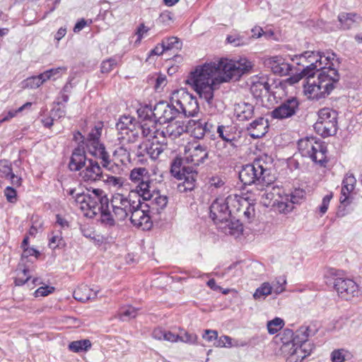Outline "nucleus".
I'll list each match as a JSON object with an SVG mask.
<instances>
[{
  "label": "nucleus",
  "mask_w": 362,
  "mask_h": 362,
  "mask_svg": "<svg viewBox=\"0 0 362 362\" xmlns=\"http://www.w3.org/2000/svg\"><path fill=\"white\" fill-rule=\"evenodd\" d=\"M321 57L323 62L322 65L319 66L321 71L317 76V81H314L313 83L309 84L307 92L316 100L325 98L335 88V83L339 81V74L338 70L333 66L334 61L340 64L339 58L335 59L336 54L334 52H318V58Z\"/></svg>",
  "instance_id": "obj_1"
},
{
  "label": "nucleus",
  "mask_w": 362,
  "mask_h": 362,
  "mask_svg": "<svg viewBox=\"0 0 362 362\" xmlns=\"http://www.w3.org/2000/svg\"><path fill=\"white\" fill-rule=\"evenodd\" d=\"M272 159L267 156L255 158L245 165L239 172V179L244 185L269 187L276 180L272 168Z\"/></svg>",
  "instance_id": "obj_2"
},
{
  "label": "nucleus",
  "mask_w": 362,
  "mask_h": 362,
  "mask_svg": "<svg viewBox=\"0 0 362 362\" xmlns=\"http://www.w3.org/2000/svg\"><path fill=\"white\" fill-rule=\"evenodd\" d=\"M341 271L329 269L325 274V283L332 286L339 297L346 300L351 299L358 294V286L352 279L341 276Z\"/></svg>",
  "instance_id": "obj_3"
},
{
  "label": "nucleus",
  "mask_w": 362,
  "mask_h": 362,
  "mask_svg": "<svg viewBox=\"0 0 362 362\" xmlns=\"http://www.w3.org/2000/svg\"><path fill=\"white\" fill-rule=\"evenodd\" d=\"M298 148L303 156L310 158L321 167H325L329 161L327 158L328 150L325 143L315 136L300 139L298 142Z\"/></svg>",
  "instance_id": "obj_4"
},
{
  "label": "nucleus",
  "mask_w": 362,
  "mask_h": 362,
  "mask_svg": "<svg viewBox=\"0 0 362 362\" xmlns=\"http://www.w3.org/2000/svg\"><path fill=\"white\" fill-rule=\"evenodd\" d=\"M317 116L314 124L315 132L323 138L335 135L338 130V112L324 107L317 112Z\"/></svg>",
  "instance_id": "obj_5"
},
{
  "label": "nucleus",
  "mask_w": 362,
  "mask_h": 362,
  "mask_svg": "<svg viewBox=\"0 0 362 362\" xmlns=\"http://www.w3.org/2000/svg\"><path fill=\"white\" fill-rule=\"evenodd\" d=\"M222 75L218 83L228 82L231 80L238 81L245 74L248 73L252 68V63L245 58H241L237 62L220 59Z\"/></svg>",
  "instance_id": "obj_6"
},
{
  "label": "nucleus",
  "mask_w": 362,
  "mask_h": 362,
  "mask_svg": "<svg viewBox=\"0 0 362 362\" xmlns=\"http://www.w3.org/2000/svg\"><path fill=\"white\" fill-rule=\"evenodd\" d=\"M222 75L220 60L216 62L206 63L202 66H198L195 69L190 72L186 80V83L193 86V88L201 86L202 83L211 82L213 76L216 74Z\"/></svg>",
  "instance_id": "obj_7"
},
{
  "label": "nucleus",
  "mask_w": 362,
  "mask_h": 362,
  "mask_svg": "<svg viewBox=\"0 0 362 362\" xmlns=\"http://www.w3.org/2000/svg\"><path fill=\"white\" fill-rule=\"evenodd\" d=\"M235 202L236 197L230 195L226 198H216L209 206V217L215 223L228 222L233 213L230 206L235 207Z\"/></svg>",
  "instance_id": "obj_8"
},
{
  "label": "nucleus",
  "mask_w": 362,
  "mask_h": 362,
  "mask_svg": "<svg viewBox=\"0 0 362 362\" xmlns=\"http://www.w3.org/2000/svg\"><path fill=\"white\" fill-rule=\"evenodd\" d=\"M173 95L177 96L175 103L177 106H179L180 115L185 117H193L197 115L199 106L196 97L185 89L174 92Z\"/></svg>",
  "instance_id": "obj_9"
},
{
  "label": "nucleus",
  "mask_w": 362,
  "mask_h": 362,
  "mask_svg": "<svg viewBox=\"0 0 362 362\" xmlns=\"http://www.w3.org/2000/svg\"><path fill=\"white\" fill-rule=\"evenodd\" d=\"M170 174L178 180L183 182L197 183L198 172L193 166H187L184 164V160L180 156H176L170 163Z\"/></svg>",
  "instance_id": "obj_10"
},
{
  "label": "nucleus",
  "mask_w": 362,
  "mask_h": 362,
  "mask_svg": "<svg viewBox=\"0 0 362 362\" xmlns=\"http://www.w3.org/2000/svg\"><path fill=\"white\" fill-rule=\"evenodd\" d=\"M299 110V100L296 97L291 96L284 100L270 112V115L273 119L283 120L292 117Z\"/></svg>",
  "instance_id": "obj_11"
},
{
  "label": "nucleus",
  "mask_w": 362,
  "mask_h": 362,
  "mask_svg": "<svg viewBox=\"0 0 362 362\" xmlns=\"http://www.w3.org/2000/svg\"><path fill=\"white\" fill-rule=\"evenodd\" d=\"M296 347L290 351V357L288 358L290 362H301L305 357L310 355L315 345L308 339L296 338Z\"/></svg>",
  "instance_id": "obj_12"
},
{
  "label": "nucleus",
  "mask_w": 362,
  "mask_h": 362,
  "mask_svg": "<svg viewBox=\"0 0 362 362\" xmlns=\"http://www.w3.org/2000/svg\"><path fill=\"white\" fill-rule=\"evenodd\" d=\"M149 209L146 207L134 209L131 212L130 221L132 225L143 230H148L153 227L149 215Z\"/></svg>",
  "instance_id": "obj_13"
},
{
  "label": "nucleus",
  "mask_w": 362,
  "mask_h": 362,
  "mask_svg": "<svg viewBox=\"0 0 362 362\" xmlns=\"http://www.w3.org/2000/svg\"><path fill=\"white\" fill-rule=\"evenodd\" d=\"M188 153L184 160V164L192 163L194 166L204 164L209 158V151L206 146L197 145L187 151Z\"/></svg>",
  "instance_id": "obj_14"
},
{
  "label": "nucleus",
  "mask_w": 362,
  "mask_h": 362,
  "mask_svg": "<svg viewBox=\"0 0 362 362\" xmlns=\"http://www.w3.org/2000/svg\"><path fill=\"white\" fill-rule=\"evenodd\" d=\"M264 66L279 76H287L293 69V66L287 62L281 56H274L268 58L264 62Z\"/></svg>",
  "instance_id": "obj_15"
},
{
  "label": "nucleus",
  "mask_w": 362,
  "mask_h": 362,
  "mask_svg": "<svg viewBox=\"0 0 362 362\" xmlns=\"http://www.w3.org/2000/svg\"><path fill=\"white\" fill-rule=\"evenodd\" d=\"M296 331L286 328L280 332L274 337L275 342L281 343V350L283 353L286 354L290 357V351L296 347Z\"/></svg>",
  "instance_id": "obj_16"
},
{
  "label": "nucleus",
  "mask_w": 362,
  "mask_h": 362,
  "mask_svg": "<svg viewBox=\"0 0 362 362\" xmlns=\"http://www.w3.org/2000/svg\"><path fill=\"white\" fill-rule=\"evenodd\" d=\"M86 197L87 208L90 210H93L96 207H98V209L107 207V204L109 203L107 194L101 189H88Z\"/></svg>",
  "instance_id": "obj_17"
},
{
  "label": "nucleus",
  "mask_w": 362,
  "mask_h": 362,
  "mask_svg": "<svg viewBox=\"0 0 362 362\" xmlns=\"http://www.w3.org/2000/svg\"><path fill=\"white\" fill-rule=\"evenodd\" d=\"M220 80V76H217L211 82L207 83H202L201 86L194 87V90L197 93L200 98L206 100V102L211 105L214 97V90L218 88L221 83H218Z\"/></svg>",
  "instance_id": "obj_18"
},
{
  "label": "nucleus",
  "mask_w": 362,
  "mask_h": 362,
  "mask_svg": "<svg viewBox=\"0 0 362 362\" xmlns=\"http://www.w3.org/2000/svg\"><path fill=\"white\" fill-rule=\"evenodd\" d=\"M356 184V179L352 173H346L342 180V187L339 202L341 204L350 205L353 198L350 196L351 192L354 189Z\"/></svg>",
  "instance_id": "obj_19"
},
{
  "label": "nucleus",
  "mask_w": 362,
  "mask_h": 362,
  "mask_svg": "<svg viewBox=\"0 0 362 362\" xmlns=\"http://www.w3.org/2000/svg\"><path fill=\"white\" fill-rule=\"evenodd\" d=\"M86 169L80 174L85 181H96L103 179L102 168L97 160L93 159L88 160V164H86Z\"/></svg>",
  "instance_id": "obj_20"
},
{
  "label": "nucleus",
  "mask_w": 362,
  "mask_h": 362,
  "mask_svg": "<svg viewBox=\"0 0 362 362\" xmlns=\"http://www.w3.org/2000/svg\"><path fill=\"white\" fill-rule=\"evenodd\" d=\"M270 91V85L268 83V78L262 76H255L252 81L250 92L256 99H262L267 96Z\"/></svg>",
  "instance_id": "obj_21"
},
{
  "label": "nucleus",
  "mask_w": 362,
  "mask_h": 362,
  "mask_svg": "<svg viewBox=\"0 0 362 362\" xmlns=\"http://www.w3.org/2000/svg\"><path fill=\"white\" fill-rule=\"evenodd\" d=\"M88 160L84 148L77 146L72 151L68 168L72 172L79 171L86 166Z\"/></svg>",
  "instance_id": "obj_22"
},
{
  "label": "nucleus",
  "mask_w": 362,
  "mask_h": 362,
  "mask_svg": "<svg viewBox=\"0 0 362 362\" xmlns=\"http://www.w3.org/2000/svg\"><path fill=\"white\" fill-rule=\"evenodd\" d=\"M136 120L134 117L130 116L123 115L122 116L116 124V129L119 133L122 135H128L132 133V136L136 138L139 136L137 132L135 130Z\"/></svg>",
  "instance_id": "obj_23"
},
{
  "label": "nucleus",
  "mask_w": 362,
  "mask_h": 362,
  "mask_svg": "<svg viewBox=\"0 0 362 362\" xmlns=\"http://www.w3.org/2000/svg\"><path fill=\"white\" fill-rule=\"evenodd\" d=\"M297 65L303 66V69L300 71V74L302 76L303 78H305L308 81L307 82L308 86H309V84H311L312 83H310V78H313L315 75L316 72L321 71V69H320L319 66L322 65L323 62L322 61L321 57L318 59H315V63H312L310 64H305L302 61H298L296 62ZM308 87H305V91L308 93L306 90Z\"/></svg>",
  "instance_id": "obj_24"
},
{
  "label": "nucleus",
  "mask_w": 362,
  "mask_h": 362,
  "mask_svg": "<svg viewBox=\"0 0 362 362\" xmlns=\"http://www.w3.org/2000/svg\"><path fill=\"white\" fill-rule=\"evenodd\" d=\"M267 128H268L267 121L264 117H260L250 123L247 129L250 131V136L252 138L259 139L266 134Z\"/></svg>",
  "instance_id": "obj_25"
},
{
  "label": "nucleus",
  "mask_w": 362,
  "mask_h": 362,
  "mask_svg": "<svg viewBox=\"0 0 362 362\" xmlns=\"http://www.w3.org/2000/svg\"><path fill=\"white\" fill-rule=\"evenodd\" d=\"M235 208L238 213L243 212L245 220L248 223L255 216V204L249 203L247 199H239L236 197Z\"/></svg>",
  "instance_id": "obj_26"
},
{
  "label": "nucleus",
  "mask_w": 362,
  "mask_h": 362,
  "mask_svg": "<svg viewBox=\"0 0 362 362\" xmlns=\"http://www.w3.org/2000/svg\"><path fill=\"white\" fill-rule=\"evenodd\" d=\"M98 291H94L86 285L78 287L73 293L74 298L80 302L85 303L97 297Z\"/></svg>",
  "instance_id": "obj_27"
},
{
  "label": "nucleus",
  "mask_w": 362,
  "mask_h": 362,
  "mask_svg": "<svg viewBox=\"0 0 362 362\" xmlns=\"http://www.w3.org/2000/svg\"><path fill=\"white\" fill-rule=\"evenodd\" d=\"M89 152L95 158L102 160V165L105 168L110 169L109 165L111 163L110 155L105 149V146L103 144H101L97 146L89 148Z\"/></svg>",
  "instance_id": "obj_28"
},
{
  "label": "nucleus",
  "mask_w": 362,
  "mask_h": 362,
  "mask_svg": "<svg viewBox=\"0 0 362 362\" xmlns=\"http://www.w3.org/2000/svg\"><path fill=\"white\" fill-rule=\"evenodd\" d=\"M168 198L165 195H160V192L156 191V195L149 204H145L144 206L148 208L149 210H155L159 213L160 210L165 209L168 204Z\"/></svg>",
  "instance_id": "obj_29"
},
{
  "label": "nucleus",
  "mask_w": 362,
  "mask_h": 362,
  "mask_svg": "<svg viewBox=\"0 0 362 362\" xmlns=\"http://www.w3.org/2000/svg\"><path fill=\"white\" fill-rule=\"evenodd\" d=\"M168 102L164 100H160L157 103L153 108H152V113L151 115V117H153V127L158 124H163V117L165 113V109L167 108Z\"/></svg>",
  "instance_id": "obj_30"
},
{
  "label": "nucleus",
  "mask_w": 362,
  "mask_h": 362,
  "mask_svg": "<svg viewBox=\"0 0 362 362\" xmlns=\"http://www.w3.org/2000/svg\"><path fill=\"white\" fill-rule=\"evenodd\" d=\"M216 132L218 137L223 141L232 138L233 136L242 134L241 131H238V127L234 125H223L220 124L216 128Z\"/></svg>",
  "instance_id": "obj_31"
},
{
  "label": "nucleus",
  "mask_w": 362,
  "mask_h": 362,
  "mask_svg": "<svg viewBox=\"0 0 362 362\" xmlns=\"http://www.w3.org/2000/svg\"><path fill=\"white\" fill-rule=\"evenodd\" d=\"M103 127V123L100 122L99 124L95 125L94 128H93L91 131L88 133L86 140V144H90V147L89 148L97 146L102 144L100 142V138L101 136Z\"/></svg>",
  "instance_id": "obj_32"
},
{
  "label": "nucleus",
  "mask_w": 362,
  "mask_h": 362,
  "mask_svg": "<svg viewBox=\"0 0 362 362\" xmlns=\"http://www.w3.org/2000/svg\"><path fill=\"white\" fill-rule=\"evenodd\" d=\"M175 98L173 97L170 103H168L167 108L165 109L163 120H162L163 124L172 122L180 115L179 108L175 106Z\"/></svg>",
  "instance_id": "obj_33"
},
{
  "label": "nucleus",
  "mask_w": 362,
  "mask_h": 362,
  "mask_svg": "<svg viewBox=\"0 0 362 362\" xmlns=\"http://www.w3.org/2000/svg\"><path fill=\"white\" fill-rule=\"evenodd\" d=\"M356 17H358V15L356 13H340L337 18L341 28L343 30H349L356 22ZM358 18L360 17L358 16Z\"/></svg>",
  "instance_id": "obj_34"
},
{
  "label": "nucleus",
  "mask_w": 362,
  "mask_h": 362,
  "mask_svg": "<svg viewBox=\"0 0 362 362\" xmlns=\"http://www.w3.org/2000/svg\"><path fill=\"white\" fill-rule=\"evenodd\" d=\"M92 344L88 339L74 341L69 343V349L74 353L87 351L91 348Z\"/></svg>",
  "instance_id": "obj_35"
},
{
  "label": "nucleus",
  "mask_w": 362,
  "mask_h": 362,
  "mask_svg": "<svg viewBox=\"0 0 362 362\" xmlns=\"http://www.w3.org/2000/svg\"><path fill=\"white\" fill-rule=\"evenodd\" d=\"M139 148L146 152L152 159H156L163 152L162 148L158 146V144L149 142L140 144Z\"/></svg>",
  "instance_id": "obj_36"
},
{
  "label": "nucleus",
  "mask_w": 362,
  "mask_h": 362,
  "mask_svg": "<svg viewBox=\"0 0 362 362\" xmlns=\"http://www.w3.org/2000/svg\"><path fill=\"white\" fill-rule=\"evenodd\" d=\"M250 40V36H245L240 33H233L228 35L226 37V42L231 44L234 47H241L249 44Z\"/></svg>",
  "instance_id": "obj_37"
},
{
  "label": "nucleus",
  "mask_w": 362,
  "mask_h": 362,
  "mask_svg": "<svg viewBox=\"0 0 362 362\" xmlns=\"http://www.w3.org/2000/svg\"><path fill=\"white\" fill-rule=\"evenodd\" d=\"M318 328L315 324H310L308 326H302L296 330L297 339L306 340L310 337L315 335Z\"/></svg>",
  "instance_id": "obj_38"
},
{
  "label": "nucleus",
  "mask_w": 362,
  "mask_h": 362,
  "mask_svg": "<svg viewBox=\"0 0 362 362\" xmlns=\"http://www.w3.org/2000/svg\"><path fill=\"white\" fill-rule=\"evenodd\" d=\"M100 212L101 223L107 226L113 227L115 226L116 222L110 210V203L107 204V207L98 209Z\"/></svg>",
  "instance_id": "obj_39"
},
{
  "label": "nucleus",
  "mask_w": 362,
  "mask_h": 362,
  "mask_svg": "<svg viewBox=\"0 0 362 362\" xmlns=\"http://www.w3.org/2000/svg\"><path fill=\"white\" fill-rule=\"evenodd\" d=\"M128 206H129V203L125 202L124 205L122 204V206L114 205V206H111L112 213L117 220L122 221L126 219L129 214L131 213Z\"/></svg>",
  "instance_id": "obj_40"
},
{
  "label": "nucleus",
  "mask_w": 362,
  "mask_h": 362,
  "mask_svg": "<svg viewBox=\"0 0 362 362\" xmlns=\"http://www.w3.org/2000/svg\"><path fill=\"white\" fill-rule=\"evenodd\" d=\"M242 134L233 136L232 138H228V139L223 141V147L228 148L229 152L235 153L238 149L242 146Z\"/></svg>",
  "instance_id": "obj_41"
},
{
  "label": "nucleus",
  "mask_w": 362,
  "mask_h": 362,
  "mask_svg": "<svg viewBox=\"0 0 362 362\" xmlns=\"http://www.w3.org/2000/svg\"><path fill=\"white\" fill-rule=\"evenodd\" d=\"M127 202L129 203V206H128V209H130L131 212L134 209L145 207V204L141 202L139 192H134L133 190L129 192Z\"/></svg>",
  "instance_id": "obj_42"
},
{
  "label": "nucleus",
  "mask_w": 362,
  "mask_h": 362,
  "mask_svg": "<svg viewBox=\"0 0 362 362\" xmlns=\"http://www.w3.org/2000/svg\"><path fill=\"white\" fill-rule=\"evenodd\" d=\"M318 59V52H310L306 51L303 54L299 55H295L293 58H292V61H302L305 64H310L312 63H315V59Z\"/></svg>",
  "instance_id": "obj_43"
},
{
  "label": "nucleus",
  "mask_w": 362,
  "mask_h": 362,
  "mask_svg": "<svg viewBox=\"0 0 362 362\" xmlns=\"http://www.w3.org/2000/svg\"><path fill=\"white\" fill-rule=\"evenodd\" d=\"M272 293V288L269 283L264 282L258 287L253 293L255 300L264 299L267 296Z\"/></svg>",
  "instance_id": "obj_44"
},
{
  "label": "nucleus",
  "mask_w": 362,
  "mask_h": 362,
  "mask_svg": "<svg viewBox=\"0 0 362 362\" xmlns=\"http://www.w3.org/2000/svg\"><path fill=\"white\" fill-rule=\"evenodd\" d=\"M138 314V309L132 305L122 308L118 313L119 318L122 321H127L136 317Z\"/></svg>",
  "instance_id": "obj_45"
},
{
  "label": "nucleus",
  "mask_w": 362,
  "mask_h": 362,
  "mask_svg": "<svg viewBox=\"0 0 362 362\" xmlns=\"http://www.w3.org/2000/svg\"><path fill=\"white\" fill-rule=\"evenodd\" d=\"M286 200L289 201L292 205L298 204L305 199V192L303 189H295L291 194H286Z\"/></svg>",
  "instance_id": "obj_46"
},
{
  "label": "nucleus",
  "mask_w": 362,
  "mask_h": 362,
  "mask_svg": "<svg viewBox=\"0 0 362 362\" xmlns=\"http://www.w3.org/2000/svg\"><path fill=\"white\" fill-rule=\"evenodd\" d=\"M40 255V252L33 247L24 248L21 256V262L18 264V267L21 268V265H25L28 262V257L34 256L37 259Z\"/></svg>",
  "instance_id": "obj_47"
},
{
  "label": "nucleus",
  "mask_w": 362,
  "mask_h": 362,
  "mask_svg": "<svg viewBox=\"0 0 362 362\" xmlns=\"http://www.w3.org/2000/svg\"><path fill=\"white\" fill-rule=\"evenodd\" d=\"M162 45L165 51L173 49H180L182 48V42L177 37H170L162 40Z\"/></svg>",
  "instance_id": "obj_48"
},
{
  "label": "nucleus",
  "mask_w": 362,
  "mask_h": 362,
  "mask_svg": "<svg viewBox=\"0 0 362 362\" xmlns=\"http://www.w3.org/2000/svg\"><path fill=\"white\" fill-rule=\"evenodd\" d=\"M284 325V321L280 317H275L274 319L267 322L268 332L271 334H276Z\"/></svg>",
  "instance_id": "obj_49"
},
{
  "label": "nucleus",
  "mask_w": 362,
  "mask_h": 362,
  "mask_svg": "<svg viewBox=\"0 0 362 362\" xmlns=\"http://www.w3.org/2000/svg\"><path fill=\"white\" fill-rule=\"evenodd\" d=\"M191 122H193L194 128L192 129V134L197 139H202L205 133V129L202 127V119L190 120L189 124L191 126Z\"/></svg>",
  "instance_id": "obj_50"
},
{
  "label": "nucleus",
  "mask_w": 362,
  "mask_h": 362,
  "mask_svg": "<svg viewBox=\"0 0 362 362\" xmlns=\"http://www.w3.org/2000/svg\"><path fill=\"white\" fill-rule=\"evenodd\" d=\"M152 107L150 105H145L137 110L138 117L143 121H149L153 122Z\"/></svg>",
  "instance_id": "obj_51"
},
{
  "label": "nucleus",
  "mask_w": 362,
  "mask_h": 362,
  "mask_svg": "<svg viewBox=\"0 0 362 362\" xmlns=\"http://www.w3.org/2000/svg\"><path fill=\"white\" fill-rule=\"evenodd\" d=\"M42 84V81L38 75L28 77L22 81V87L24 88H37Z\"/></svg>",
  "instance_id": "obj_52"
},
{
  "label": "nucleus",
  "mask_w": 362,
  "mask_h": 362,
  "mask_svg": "<svg viewBox=\"0 0 362 362\" xmlns=\"http://www.w3.org/2000/svg\"><path fill=\"white\" fill-rule=\"evenodd\" d=\"M276 202L277 209L280 213L287 214L293 211L294 206L289 201L286 200V197L284 200L278 201L276 199L273 203V205H275Z\"/></svg>",
  "instance_id": "obj_53"
},
{
  "label": "nucleus",
  "mask_w": 362,
  "mask_h": 362,
  "mask_svg": "<svg viewBox=\"0 0 362 362\" xmlns=\"http://www.w3.org/2000/svg\"><path fill=\"white\" fill-rule=\"evenodd\" d=\"M243 110L238 115L242 120H248L252 117L254 115V106L250 103H244L242 106Z\"/></svg>",
  "instance_id": "obj_54"
},
{
  "label": "nucleus",
  "mask_w": 362,
  "mask_h": 362,
  "mask_svg": "<svg viewBox=\"0 0 362 362\" xmlns=\"http://www.w3.org/2000/svg\"><path fill=\"white\" fill-rule=\"evenodd\" d=\"M28 273L29 269L23 265L21 274H18V276L15 278L14 283L16 286H21L27 283L30 279V276L28 275Z\"/></svg>",
  "instance_id": "obj_55"
},
{
  "label": "nucleus",
  "mask_w": 362,
  "mask_h": 362,
  "mask_svg": "<svg viewBox=\"0 0 362 362\" xmlns=\"http://www.w3.org/2000/svg\"><path fill=\"white\" fill-rule=\"evenodd\" d=\"M146 174L148 171L144 168H134L130 173L129 178L133 182H141Z\"/></svg>",
  "instance_id": "obj_56"
},
{
  "label": "nucleus",
  "mask_w": 362,
  "mask_h": 362,
  "mask_svg": "<svg viewBox=\"0 0 362 362\" xmlns=\"http://www.w3.org/2000/svg\"><path fill=\"white\" fill-rule=\"evenodd\" d=\"M117 65V60L115 58H109L101 63L100 71L103 74H108Z\"/></svg>",
  "instance_id": "obj_57"
},
{
  "label": "nucleus",
  "mask_w": 362,
  "mask_h": 362,
  "mask_svg": "<svg viewBox=\"0 0 362 362\" xmlns=\"http://www.w3.org/2000/svg\"><path fill=\"white\" fill-rule=\"evenodd\" d=\"M66 245L64 238L61 235H53L49 242V247L53 250L62 248Z\"/></svg>",
  "instance_id": "obj_58"
},
{
  "label": "nucleus",
  "mask_w": 362,
  "mask_h": 362,
  "mask_svg": "<svg viewBox=\"0 0 362 362\" xmlns=\"http://www.w3.org/2000/svg\"><path fill=\"white\" fill-rule=\"evenodd\" d=\"M227 223V226H228L229 229L233 230L234 233L243 232V224L240 222L239 219L235 220V217L232 216Z\"/></svg>",
  "instance_id": "obj_59"
},
{
  "label": "nucleus",
  "mask_w": 362,
  "mask_h": 362,
  "mask_svg": "<svg viewBox=\"0 0 362 362\" xmlns=\"http://www.w3.org/2000/svg\"><path fill=\"white\" fill-rule=\"evenodd\" d=\"M4 196L6 200L10 203H15L17 200V192L11 186H8L5 188Z\"/></svg>",
  "instance_id": "obj_60"
},
{
  "label": "nucleus",
  "mask_w": 362,
  "mask_h": 362,
  "mask_svg": "<svg viewBox=\"0 0 362 362\" xmlns=\"http://www.w3.org/2000/svg\"><path fill=\"white\" fill-rule=\"evenodd\" d=\"M344 349H336L331 353V360L332 362H344L345 361Z\"/></svg>",
  "instance_id": "obj_61"
},
{
  "label": "nucleus",
  "mask_w": 362,
  "mask_h": 362,
  "mask_svg": "<svg viewBox=\"0 0 362 362\" xmlns=\"http://www.w3.org/2000/svg\"><path fill=\"white\" fill-rule=\"evenodd\" d=\"M54 287L49 286H40L35 291V296H47L54 292Z\"/></svg>",
  "instance_id": "obj_62"
},
{
  "label": "nucleus",
  "mask_w": 362,
  "mask_h": 362,
  "mask_svg": "<svg viewBox=\"0 0 362 362\" xmlns=\"http://www.w3.org/2000/svg\"><path fill=\"white\" fill-rule=\"evenodd\" d=\"M332 197H333V194H332V192H330L329 194L325 195L323 197L322 204L319 206V211L322 214H324L327 212L329 202H330Z\"/></svg>",
  "instance_id": "obj_63"
},
{
  "label": "nucleus",
  "mask_w": 362,
  "mask_h": 362,
  "mask_svg": "<svg viewBox=\"0 0 362 362\" xmlns=\"http://www.w3.org/2000/svg\"><path fill=\"white\" fill-rule=\"evenodd\" d=\"M197 340V336L195 334L185 332L182 335H179V341L188 344H195Z\"/></svg>",
  "instance_id": "obj_64"
}]
</instances>
